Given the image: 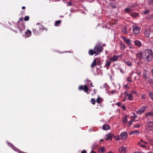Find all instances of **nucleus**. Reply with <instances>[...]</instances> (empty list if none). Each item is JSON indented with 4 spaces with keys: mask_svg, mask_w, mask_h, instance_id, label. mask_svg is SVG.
I'll return each mask as SVG.
<instances>
[{
    "mask_svg": "<svg viewBox=\"0 0 153 153\" xmlns=\"http://www.w3.org/2000/svg\"><path fill=\"white\" fill-rule=\"evenodd\" d=\"M101 43L95 45L94 49L89 50L88 51L89 55L93 56L95 54V56L97 55L102 52L103 48L101 46Z\"/></svg>",
    "mask_w": 153,
    "mask_h": 153,
    "instance_id": "f257e3e1",
    "label": "nucleus"
},
{
    "mask_svg": "<svg viewBox=\"0 0 153 153\" xmlns=\"http://www.w3.org/2000/svg\"><path fill=\"white\" fill-rule=\"evenodd\" d=\"M144 55L148 62L151 61L153 58V52L151 49L145 50L144 52Z\"/></svg>",
    "mask_w": 153,
    "mask_h": 153,
    "instance_id": "f03ea898",
    "label": "nucleus"
},
{
    "mask_svg": "<svg viewBox=\"0 0 153 153\" xmlns=\"http://www.w3.org/2000/svg\"><path fill=\"white\" fill-rule=\"evenodd\" d=\"M43 30V28L42 27H35L33 29V33L36 35H38L40 34V32Z\"/></svg>",
    "mask_w": 153,
    "mask_h": 153,
    "instance_id": "7ed1b4c3",
    "label": "nucleus"
},
{
    "mask_svg": "<svg viewBox=\"0 0 153 153\" xmlns=\"http://www.w3.org/2000/svg\"><path fill=\"white\" fill-rule=\"evenodd\" d=\"M122 38L123 41L127 44L129 46L130 48L133 49L134 48V47L131 45V41L129 39H127L125 36H123L122 37Z\"/></svg>",
    "mask_w": 153,
    "mask_h": 153,
    "instance_id": "20e7f679",
    "label": "nucleus"
},
{
    "mask_svg": "<svg viewBox=\"0 0 153 153\" xmlns=\"http://www.w3.org/2000/svg\"><path fill=\"white\" fill-rule=\"evenodd\" d=\"M16 25L17 26V28L19 30L21 33L25 29V25L23 23L20 24L19 21L18 22Z\"/></svg>",
    "mask_w": 153,
    "mask_h": 153,
    "instance_id": "39448f33",
    "label": "nucleus"
},
{
    "mask_svg": "<svg viewBox=\"0 0 153 153\" xmlns=\"http://www.w3.org/2000/svg\"><path fill=\"white\" fill-rule=\"evenodd\" d=\"M122 55L121 54L120 55H114L112 57L109 58V60H111V62H117L119 58L121 56L122 57Z\"/></svg>",
    "mask_w": 153,
    "mask_h": 153,
    "instance_id": "423d86ee",
    "label": "nucleus"
},
{
    "mask_svg": "<svg viewBox=\"0 0 153 153\" xmlns=\"http://www.w3.org/2000/svg\"><path fill=\"white\" fill-rule=\"evenodd\" d=\"M133 31L134 34L135 35H137L140 32V29L137 26H133Z\"/></svg>",
    "mask_w": 153,
    "mask_h": 153,
    "instance_id": "0eeeda50",
    "label": "nucleus"
},
{
    "mask_svg": "<svg viewBox=\"0 0 153 153\" xmlns=\"http://www.w3.org/2000/svg\"><path fill=\"white\" fill-rule=\"evenodd\" d=\"M148 126V129L149 131L153 130V122L151 121H149L147 123Z\"/></svg>",
    "mask_w": 153,
    "mask_h": 153,
    "instance_id": "6e6552de",
    "label": "nucleus"
},
{
    "mask_svg": "<svg viewBox=\"0 0 153 153\" xmlns=\"http://www.w3.org/2000/svg\"><path fill=\"white\" fill-rule=\"evenodd\" d=\"M151 29L150 28H146L144 30V34L146 36L147 38L149 37Z\"/></svg>",
    "mask_w": 153,
    "mask_h": 153,
    "instance_id": "1a4fd4ad",
    "label": "nucleus"
},
{
    "mask_svg": "<svg viewBox=\"0 0 153 153\" xmlns=\"http://www.w3.org/2000/svg\"><path fill=\"white\" fill-rule=\"evenodd\" d=\"M134 45L138 48H140L142 46V42L139 40H135L134 42Z\"/></svg>",
    "mask_w": 153,
    "mask_h": 153,
    "instance_id": "9d476101",
    "label": "nucleus"
},
{
    "mask_svg": "<svg viewBox=\"0 0 153 153\" xmlns=\"http://www.w3.org/2000/svg\"><path fill=\"white\" fill-rule=\"evenodd\" d=\"M146 106H144L141 107L139 110H138L137 111V113L138 114H142L145 111V110L146 108Z\"/></svg>",
    "mask_w": 153,
    "mask_h": 153,
    "instance_id": "9b49d317",
    "label": "nucleus"
},
{
    "mask_svg": "<svg viewBox=\"0 0 153 153\" xmlns=\"http://www.w3.org/2000/svg\"><path fill=\"white\" fill-rule=\"evenodd\" d=\"M113 136V134L111 133L107 134L106 135V138H105V140H110L111 141L112 140V138Z\"/></svg>",
    "mask_w": 153,
    "mask_h": 153,
    "instance_id": "f8f14e48",
    "label": "nucleus"
},
{
    "mask_svg": "<svg viewBox=\"0 0 153 153\" xmlns=\"http://www.w3.org/2000/svg\"><path fill=\"white\" fill-rule=\"evenodd\" d=\"M105 65L104 67H105L106 68L108 69L110 67L111 64L112 62H111V60H106L105 61Z\"/></svg>",
    "mask_w": 153,
    "mask_h": 153,
    "instance_id": "ddd939ff",
    "label": "nucleus"
},
{
    "mask_svg": "<svg viewBox=\"0 0 153 153\" xmlns=\"http://www.w3.org/2000/svg\"><path fill=\"white\" fill-rule=\"evenodd\" d=\"M120 137L122 139H126L127 137V134L126 132H124L120 134Z\"/></svg>",
    "mask_w": 153,
    "mask_h": 153,
    "instance_id": "4468645a",
    "label": "nucleus"
},
{
    "mask_svg": "<svg viewBox=\"0 0 153 153\" xmlns=\"http://www.w3.org/2000/svg\"><path fill=\"white\" fill-rule=\"evenodd\" d=\"M137 57L140 59H142L143 58H144V53H143L142 52H141L137 54Z\"/></svg>",
    "mask_w": 153,
    "mask_h": 153,
    "instance_id": "2eb2a0df",
    "label": "nucleus"
},
{
    "mask_svg": "<svg viewBox=\"0 0 153 153\" xmlns=\"http://www.w3.org/2000/svg\"><path fill=\"white\" fill-rule=\"evenodd\" d=\"M137 94L136 92L134 91H132L131 94H127V95L128 96V98L129 100H132V99L133 98V97H132V94Z\"/></svg>",
    "mask_w": 153,
    "mask_h": 153,
    "instance_id": "dca6fc26",
    "label": "nucleus"
},
{
    "mask_svg": "<svg viewBox=\"0 0 153 153\" xmlns=\"http://www.w3.org/2000/svg\"><path fill=\"white\" fill-rule=\"evenodd\" d=\"M126 148L123 147H120L119 149L120 153H126Z\"/></svg>",
    "mask_w": 153,
    "mask_h": 153,
    "instance_id": "f3484780",
    "label": "nucleus"
},
{
    "mask_svg": "<svg viewBox=\"0 0 153 153\" xmlns=\"http://www.w3.org/2000/svg\"><path fill=\"white\" fill-rule=\"evenodd\" d=\"M147 71L146 70H144V71H143L142 77L143 78L145 79H147Z\"/></svg>",
    "mask_w": 153,
    "mask_h": 153,
    "instance_id": "a211bd4d",
    "label": "nucleus"
},
{
    "mask_svg": "<svg viewBox=\"0 0 153 153\" xmlns=\"http://www.w3.org/2000/svg\"><path fill=\"white\" fill-rule=\"evenodd\" d=\"M110 128V126L104 124L102 126V129L104 130H108Z\"/></svg>",
    "mask_w": 153,
    "mask_h": 153,
    "instance_id": "6ab92c4d",
    "label": "nucleus"
},
{
    "mask_svg": "<svg viewBox=\"0 0 153 153\" xmlns=\"http://www.w3.org/2000/svg\"><path fill=\"white\" fill-rule=\"evenodd\" d=\"M103 100V99L102 98L100 97L99 96H98V97L96 100V102L98 104H100L102 102Z\"/></svg>",
    "mask_w": 153,
    "mask_h": 153,
    "instance_id": "aec40b11",
    "label": "nucleus"
},
{
    "mask_svg": "<svg viewBox=\"0 0 153 153\" xmlns=\"http://www.w3.org/2000/svg\"><path fill=\"white\" fill-rule=\"evenodd\" d=\"M25 34L26 35L27 37H28L31 35V32L30 30H27L25 32Z\"/></svg>",
    "mask_w": 153,
    "mask_h": 153,
    "instance_id": "412c9836",
    "label": "nucleus"
},
{
    "mask_svg": "<svg viewBox=\"0 0 153 153\" xmlns=\"http://www.w3.org/2000/svg\"><path fill=\"white\" fill-rule=\"evenodd\" d=\"M139 134V131L137 130H135L134 131H131L130 134L131 135H134V134Z\"/></svg>",
    "mask_w": 153,
    "mask_h": 153,
    "instance_id": "4be33fe9",
    "label": "nucleus"
},
{
    "mask_svg": "<svg viewBox=\"0 0 153 153\" xmlns=\"http://www.w3.org/2000/svg\"><path fill=\"white\" fill-rule=\"evenodd\" d=\"M97 59V58L95 59L91 63V67L92 68H93L96 65Z\"/></svg>",
    "mask_w": 153,
    "mask_h": 153,
    "instance_id": "5701e85b",
    "label": "nucleus"
},
{
    "mask_svg": "<svg viewBox=\"0 0 153 153\" xmlns=\"http://www.w3.org/2000/svg\"><path fill=\"white\" fill-rule=\"evenodd\" d=\"M120 46L121 50H124L126 48L125 45L122 43L120 44Z\"/></svg>",
    "mask_w": 153,
    "mask_h": 153,
    "instance_id": "b1692460",
    "label": "nucleus"
},
{
    "mask_svg": "<svg viewBox=\"0 0 153 153\" xmlns=\"http://www.w3.org/2000/svg\"><path fill=\"white\" fill-rule=\"evenodd\" d=\"M146 116H152L153 117V112L151 111L147 112L146 113Z\"/></svg>",
    "mask_w": 153,
    "mask_h": 153,
    "instance_id": "393cba45",
    "label": "nucleus"
},
{
    "mask_svg": "<svg viewBox=\"0 0 153 153\" xmlns=\"http://www.w3.org/2000/svg\"><path fill=\"white\" fill-rule=\"evenodd\" d=\"M83 90L85 92H86L88 94L87 92L88 90V86L87 85H85L84 86Z\"/></svg>",
    "mask_w": 153,
    "mask_h": 153,
    "instance_id": "a878e982",
    "label": "nucleus"
},
{
    "mask_svg": "<svg viewBox=\"0 0 153 153\" xmlns=\"http://www.w3.org/2000/svg\"><path fill=\"white\" fill-rule=\"evenodd\" d=\"M124 62L128 66H131L132 65V64L131 62L129 61H125Z\"/></svg>",
    "mask_w": 153,
    "mask_h": 153,
    "instance_id": "bb28decb",
    "label": "nucleus"
},
{
    "mask_svg": "<svg viewBox=\"0 0 153 153\" xmlns=\"http://www.w3.org/2000/svg\"><path fill=\"white\" fill-rule=\"evenodd\" d=\"M124 10L125 12L128 13H130L132 11V10L128 8H126Z\"/></svg>",
    "mask_w": 153,
    "mask_h": 153,
    "instance_id": "cd10ccee",
    "label": "nucleus"
},
{
    "mask_svg": "<svg viewBox=\"0 0 153 153\" xmlns=\"http://www.w3.org/2000/svg\"><path fill=\"white\" fill-rule=\"evenodd\" d=\"M126 80L129 82H132V80L131 77L129 76H128L126 79Z\"/></svg>",
    "mask_w": 153,
    "mask_h": 153,
    "instance_id": "c85d7f7f",
    "label": "nucleus"
},
{
    "mask_svg": "<svg viewBox=\"0 0 153 153\" xmlns=\"http://www.w3.org/2000/svg\"><path fill=\"white\" fill-rule=\"evenodd\" d=\"M141 124L140 123H136L134 125V126L135 128H139L140 127Z\"/></svg>",
    "mask_w": 153,
    "mask_h": 153,
    "instance_id": "c756f323",
    "label": "nucleus"
},
{
    "mask_svg": "<svg viewBox=\"0 0 153 153\" xmlns=\"http://www.w3.org/2000/svg\"><path fill=\"white\" fill-rule=\"evenodd\" d=\"M149 93L150 96L151 97V99L153 100V93L152 92L150 91H149Z\"/></svg>",
    "mask_w": 153,
    "mask_h": 153,
    "instance_id": "7c9ffc66",
    "label": "nucleus"
},
{
    "mask_svg": "<svg viewBox=\"0 0 153 153\" xmlns=\"http://www.w3.org/2000/svg\"><path fill=\"white\" fill-rule=\"evenodd\" d=\"M61 20H59L57 21L55 23V26H57L61 22Z\"/></svg>",
    "mask_w": 153,
    "mask_h": 153,
    "instance_id": "2f4dec72",
    "label": "nucleus"
},
{
    "mask_svg": "<svg viewBox=\"0 0 153 153\" xmlns=\"http://www.w3.org/2000/svg\"><path fill=\"white\" fill-rule=\"evenodd\" d=\"M91 103L93 105H94L95 104V100L94 98H92L91 99Z\"/></svg>",
    "mask_w": 153,
    "mask_h": 153,
    "instance_id": "473e14b6",
    "label": "nucleus"
},
{
    "mask_svg": "<svg viewBox=\"0 0 153 153\" xmlns=\"http://www.w3.org/2000/svg\"><path fill=\"white\" fill-rule=\"evenodd\" d=\"M115 140L117 141L121 139V138H120V136H118V135L116 136L115 137Z\"/></svg>",
    "mask_w": 153,
    "mask_h": 153,
    "instance_id": "72a5a7b5",
    "label": "nucleus"
},
{
    "mask_svg": "<svg viewBox=\"0 0 153 153\" xmlns=\"http://www.w3.org/2000/svg\"><path fill=\"white\" fill-rule=\"evenodd\" d=\"M149 142L151 144V145L153 146V139H149L148 140Z\"/></svg>",
    "mask_w": 153,
    "mask_h": 153,
    "instance_id": "f704fd0d",
    "label": "nucleus"
},
{
    "mask_svg": "<svg viewBox=\"0 0 153 153\" xmlns=\"http://www.w3.org/2000/svg\"><path fill=\"white\" fill-rule=\"evenodd\" d=\"M138 14L137 13H136V12H134V13H133L131 14V15L132 16H138Z\"/></svg>",
    "mask_w": 153,
    "mask_h": 153,
    "instance_id": "c9c22d12",
    "label": "nucleus"
},
{
    "mask_svg": "<svg viewBox=\"0 0 153 153\" xmlns=\"http://www.w3.org/2000/svg\"><path fill=\"white\" fill-rule=\"evenodd\" d=\"M116 104L118 106H119L120 107H121V106L123 105L122 104H121V102H117Z\"/></svg>",
    "mask_w": 153,
    "mask_h": 153,
    "instance_id": "e433bc0d",
    "label": "nucleus"
},
{
    "mask_svg": "<svg viewBox=\"0 0 153 153\" xmlns=\"http://www.w3.org/2000/svg\"><path fill=\"white\" fill-rule=\"evenodd\" d=\"M134 120L133 119L132 120H131L129 121V122L128 123L129 125L128 127H129L130 126L133 124V121H134Z\"/></svg>",
    "mask_w": 153,
    "mask_h": 153,
    "instance_id": "4c0bfd02",
    "label": "nucleus"
},
{
    "mask_svg": "<svg viewBox=\"0 0 153 153\" xmlns=\"http://www.w3.org/2000/svg\"><path fill=\"white\" fill-rule=\"evenodd\" d=\"M127 118L126 117H125L123 120V123H125L127 122Z\"/></svg>",
    "mask_w": 153,
    "mask_h": 153,
    "instance_id": "58836bf2",
    "label": "nucleus"
},
{
    "mask_svg": "<svg viewBox=\"0 0 153 153\" xmlns=\"http://www.w3.org/2000/svg\"><path fill=\"white\" fill-rule=\"evenodd\" d=\"M29 17L28 16H25L24 18V20L25 21H27L29 20Z\"/></svg>",
    "mask_w": 153,
    "mask_h": 153,
    "instance_id": "ea45409f",
    "label": "nucleus"
},
{
    "mask_svg": "<svg viewBox=\"0 0 153 153\" xmlns=\"http://www.w3.org/2000/svg\"><path fill=\"white\" fill-rule=\"evenodd\" d=\"M105 150V148L104 147H102L100 149V151L101 152H104V150Z\"/></svg>",
    "mask_w": 153,
    "mask_h": 153,
    "instance_id": "a19ab883",
    "label": "nucleus"
},
{
    "mask_svg": "<svg viewBox=\"0 0 153 153\" xmlns=\"http://www.w3.org/2000/svg\"><path fill=\"white\" fill-rule=\"evenodd\" d=\"M43 27V26L41 24L39 23H37L36 24V26L35 27Z\"/></svg>",
    "mask_w": 153,
    "mask_h": 153,
    "instance_id": "79ce46f5",
    "label": "nucleus"
},
{
    "mask_svg": "<svg viewBox=\"0 0 153 153\" xmlns=\"http://www.w3.org/2000/svg\"><path fill=\"white\" fill-rule=\"evenodd\" d=\"M149 82L152 85H153V80L151 79H149Z\"/></svg>",
    "mask_w": 153,
    "mask_h": 153,
    "instance_id": "37998d69",
    "label": "nucleus"
},
{
    "mask_svg": "<svg viewBox=\"0 0 153 153\" xmlns=\"http://www.w3.org/2000/svg\"><path fill=\"white\" fill-rule=\"evenodd\" d=\"M149 10H146L144 12V14H146L149 13Z\"/></svg>",
    "mask_w": 153,
    "mask_h": 153,
    "instance_id": "c03bdc74",
    "label": "nucleus"
},
{
    "mask_svg": "<svg viewBox=\"0 0 153 153\" xmlns=\"http://www.w3.org/2000/svg\"><path fill=\"white\" fill-rule=\"evenodd\" d=\"M149 4H153V0H150L149 1Z\"/></svg>",
    "mask_w": 153,
    "mask_h": 153,
    "instance_id": "a18cd8bd",
    "label": "nucleus"
},
{
    "mask_svg": "<svg viewBox=\"0 0 153 153\" xmlns=\"http://www.w3.org/2000/svg\"><path fill=\"white\" fill-rule=\"evenodd\" d=\"M121 108H122L124 110H126V108L125 106L124 105H122L121 106Z\"/></svg>",
    "mask_w": 153,
    "mask_h": 153,
    "instance_id": "49530a36",
    "label": "nucleus"
},
{
    "mask_svg": "<svg viewBox=\"0 0 153 153\" xmlns=\"http://www.w3.org/2000/svg\"><path fill=\"white\" fill-rule=\"evenodd\" d=\"M83 87H84V86H83L82 85L80 86L79 87V89L80 90L83 89Z\"/></svg>",
    "mask_w": 153,
    "mask_h": 153,
    "instance_id": "de8ad7c7",
    "label": "nucleus"
},
{
    "mask_svg": "<svg viewBox=\"0 0 153 153\" xmlns=\"http://www.w3.org/2000/svg\"><path fill=\"white\" fill-rule=\"evenodd\" d=\"M111 7H112V8H116V6L115 4H111Z\"/></svg>",
    "mask_w": 153,
    "mask_h": 153,
    "instance_id": "09e8293b",
    "label": "nucleus"
},
{
    "mask_svg": "<svg viewBox=\"0 0 153 153\" xmlns=\"http://www.w3.org/2000/svg\"><path fill=\"white\" fill-rule=\"evenodd\" d=\"M141 98L143 99H145V96L144 95H142Z\"/></svg>",
    "mask_w": 153,
    "mask_h": 153,
    "instance_id": "8fccbe9b",
    "label": "nucleus"
},
{
    "mask_svg": "<svg viewBox=\"0 0 153 153\" xmlns=\"http://www.w3.org/2000/svg\"><path fill=\"white\" fill-rule=\"evenodd\" d=\"M81 153H87V151L85 150H83Z\"/></svg>",
    "mask_w": 153,
    "mask_h": 153,
    "instance_id": "3c124183",
    "label": "nucleus"
},
{
    "mask_svg": "<svg viewBox=\"0 0 153 153\" xmlns=\"http://www.w3.org/2000/svg\"><path fill=\"white\" fill-rule=\"evenodd\" d=\"M133 114H134V116H133V117L134 118H136L137 117V115L135 114L134 113H133Z\"/></svg>",
    "mask_w": 153,
    "mask_h": 153,
    "instance_id": "603ef678",
    "label": "nucleus"
},
{
    "mask_svg": "<svg viewBox=\"0 0 153 153\" xmlns=\"http://www.w3.org/2000/svg\"><path fill=\"white\" fill-rule=\"evenodd\" d=\"M140 146L142 147V148H145V147H146V146L145 145H143L142 144H141L140 145Z\"/></svg>",
    "mask_w": 153,
    "mask_h": 153,
    "instance_id": "864d4df0",
    "label": "nucleus"
},
{
    "mask_svg": "<svg viewBox=\"0 0 153 153\" xmlns=\"http://www.w3.org/2000/svg\"><path fill=\"white\" fill-rule=\"evenodd\" d=\"M120 72H121L122 73V74L124 73V72L123 71L122 69H120Z\"/></svg>",
    "mask_w": 153,
    "mask_h": 153,
    "instance_id": "5fc2aeb1",
    "label": "nucleus"
},
{
    "mask_svg": "<svg viewBox=\"0 0 153 153\" xmlns=\"http://www.w3.org/2000/svg\"><path fill=\"white\" fill-rule=\"evenodd\" d=\"M23 17H22V18H21L19 19V21H22L23 20Z\"/></svg>",
    "mask_w": 153,
    "mask_h": 153,
    "instance_id": "6e6d98bb",
    "label": "nucleus"
},
{
    "mask_svg": "<svg viewBox=\"0 0 153 153\" xmlns=\"http://www.w3.org/2000/svg\"><path fill=\"white\" fill-rule=\"evenodd\" d=\"M90 153H96L95 152L92 150Z\"/></svg>",
    "mask_w": 153,
    "mask_h": 153,
    "instance_id": "4d7b16f0",
    "label": "nucleus"
},
{
    "mask_svg": "<svg viewBox=\"0 0 153 153\" xmlns=\"http://www.w3.org/2000/svg\"><path fill=\"white\" fill-rule=\"evenodd\" d=\"M116 92V91L115 90H114V91H111V92L112 93H114Z\"/></svg>",
    "mask_w": 153,
    "mask_h": 153,
    "instance_id": "13d9d810",
    "label": "nucleus"
},
{
    "mask_svg": "<svg viewBox=\"0 0 153 153\" xmlns=\"http://www.w3.org/2000/svg\"><path fill=\"white\" fill-rule=\"evenodd\" d=\"M25 6H23L22 7V9H25Z\"/></svg>",
    "mask_w": 153,
    "mask_h": 153,
    "instance_id": "bf43d9fd",
    "label": "nucleus"
},
{
    "mask_svg": "<svg viewBox=\"0 0 153 153\" xmlns=\"http://www.w3.org/2000/svg\"><path fill=\"white\" fill-rule=\"evenodd\" d=\"M143 143H145L146 144H148V143L146 141H144L143 142Z\"/></svg>",
    "mask_w": 153,
    "mask_h": 153,
    "instance_id": "052dcab7",
    "label": "nucleus"
},
{
    "mask_svg": "<svg viewBox=\"0 0 153 153\" xmlns=\"http://www.w3.org/2000/svg\"><path fill=\"white\" fill-rule=\"evenodd\" d=\"M105 45H106L105 44H103L102 45V47H105Z\"/></svg>",
    "mask_w": 153,
    "mask_h": 153,
    "instance_id": "680f3d73",
    "label": "nucleus"
},
{
    "mask_svg": "<svg viewBox=\"0 0 153 153\" xmlns=\"http://www.w3.org/2000/svg\"><path fill=\"white\" fill-rule=\"evenodd\" d=\"M106 153H113V152L111 151H109V152H107Z\"/></svg>",
    "mask_w": 153,
    "mask_h": 153,
    "instance_id": "e2e57ef3",
    "label": "nucleus"
},
{
    "mask_svg": "<svg viewBox=\"0 0 153 153\" xmlns=\"http://www.w3.org/2000/svg\"><path fill=\"white\" fill-rule=\"evenodd\" d=\"M140 142H143L144 141L142 140V139H141V140H140Z\"/></svg>",
    "mask_w": 153,
    "mask_h": 153,
    "instance_id": "0e129e2a",
    "label": "nucleus"
},
{
    "mask_svg": "<svg viewBox=\"0 0 153 153\" xmlns=\"http://www.w3.org/2000/svg\"><path fill=\"white\" fill-rule=\"evenodd\" d=\"M68 4L70 5H71V3H69Z\"/></svg>",
    "mask_w": 153,
    "mask_h": 153,
    "instance_id": "69168bd1",
    "label": "nucleus"
},
{
    "mask_svg": "<svg viewBox=\"0 0 153 153\" xmlns=\"http://www.w3.org/2000/svg\"><path fill=\"white\" fill-rule=\"evenodd\" d=\"M134 153H140L139 152H135Z\"/></svg>",
    "mask_w": 153,
    "mask_h": 153,
    "instance_id": "338daca9",
    "label": "nucleus"
},
{
    "mask_svg": "<svg viewBox=\"0 0 153 153\" xmlns=\"http://www.w3.org/2000/svg\"><path fill=\"white\" fill-rule=\"evenodd\" d=\"M147 153H153V152H147Z\"/></svg>",
    "mask_w": 153,
    "mask_h": 153,
    "instance_id": "774afa93",
    "label": "nucleus"
}]
</instances>
